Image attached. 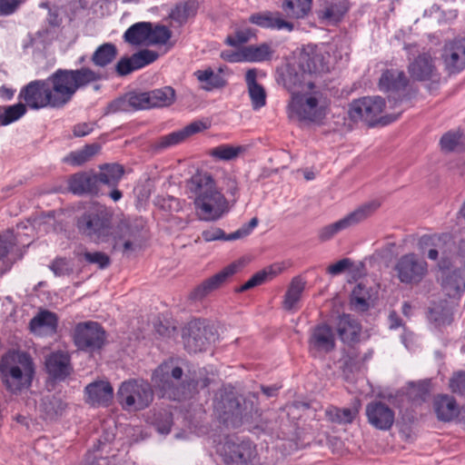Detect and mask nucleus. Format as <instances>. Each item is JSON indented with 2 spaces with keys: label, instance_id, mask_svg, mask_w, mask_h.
<instances>
[{
  "label": "nucleus",
  "instance_id": "obj_1",
  "mask_svg": "<svg viewBox=\"0 0 465 465\" xmlns=\"http://www.w3.org/2000/svg\"><path fill=\"white\" fill-rule=\"evenodd\" d=\"M113 213L104 205L93 203L78 218L80 233L96 243H111L114 250L124 253L134 251L136 232L128 221L113 225Z\"/></svg>",
  "mask_w": 465,
  "mask_h": 465
},
{
  "label": "nucleus",
  "instance_id": "obj_2",
  "mask_svg": "<svg viewBox=\"0 0 465 465\" xmlns=\"http://www.w3.org/2000/svg\"><path fill=\"white\" fill-rule=\"evenodd\" d=\"M284 86L291 93L287 114L291 120L306 123L322 122L328 112L330 102L304 74L289 72Z\"/></svg>",
  "mask_w": 465,
  "mask_h": 465
},
{
  "label": "nucleus",
  "instance_id": "obj_3",
  "mask_svg": "<svg viewBox=\"0 0 465 465\" xmlns=\"http://www.w3.org/2000/svg\"><path fill=\"white\" fill-rule=\"evenodd\" d=\"M187 185L190 193L194 196L195 213L199 220L217 221L228 211L227 200L209 173H196L191 177Z\"/></svg>",
  "mask_w": 465,
  "mask_h": 465
},
{
  "label": "nucleus",
  "instance_id": "obj_4",
  "mask_svg": "<svg viewBox=\"0 0 465 465\" xmlns=\"http://www.w3.org/2000/svg\"><path fill=\"white\" fill-rule=\"evenodd\" d=\"M35 375V364L28 352L11 350L0 359V380L13 395L28 391Z\"/></svg>",
  "mask_w": 465,
  "mask_h": 465
},
{
  "label": "nucleus",
  "instance_id": "obj_5",
  "mask_svg": "<svg viewBox=\"0 0 465 465\" xmlns=\"http://www.w3.org/2000/svg\"><path fill=\"white\" fill-rule=\"evenodd\" d=\"M384 108L385 101L383 98L379 96L363 97L354 100L350 104L348 114L351 121H364L370 125L377 124L386 125L399 118L401 112L381 115Z\"/></svg>",
  "mask_w": 465,
  "mask_h": 465
},
{
  "label": "nucleus",
  "instance_id": "obj_6",
  "mask_svg": "<svg viewBox=\"0 0 465 465\" xmlns=\"http://www.w3.org/2000/svg\"><path fill=\"white\" fill-rule=\"evenodd\" d=\"M380 207L378 201H371L361 204L354 211L342 218L321 227L317 232V238L321 242L332 240L343 231L356 226L369 218Z\"/></svg>",
  "mask_w": 465,
  "mask_h": 465
},
{
  "label": "nucleus",
  "instance_id": "obj_7",
  "mask_svg": "<svg viewBox=\"0 0 465 465\" xmlns=\"http://www.w3.org/2000/svg\"><path fill=\"white\" fill-rule=\"evenodd\" d=\"M182 376L183 370L171 360L158 366L153 373L152 381L154 387L161 391L162 397L181 401L185 398L184 387L177 388L176 384Z\"/></svg>",
  "mask_w": 465,
  "mask_h": 465
},
{
  "label": "nucleus",
  "instance_id": "obj_8",
  "mask_svg": "<svg viewBox=\"0 0 465 465\" xmlns=\"http://www.w3.org/2000/svg\"><path fill=\"white\" fill-rule=\"evenodd\" d=\"M117 397L124 409L138 411L152 402L153 394L147 381L129 380L121 384Z\"/></svg>",
  "mask_w": 465,
  "mask_h": 465
},
{
  "label": "nucleus",
  "instance_id": "obj_9",
  "mask_svg": "<svg viewBox=\"0 0 465 465\" xmlns=\"http://www.w3.org/2000/svg\"><path fill=\"white\" fill-rule=\"evenodd\" d=\"M395 277L402 284L418 285L428 275V262L414 252L401 255L393 266Z\"/></svg>",
  "mask_w": 465,
  "mask_h": 465
},
{
  "label": "nucleus",
  "instance_id": "obj_10",
  "mask_svg": "<svg viewBox=\"0 0 465 465\" xmlns=\"http://www.w3.org/2000/svg\"><path fill=\"white\" fill-rule=\"evenodd\" d=\"M19 98L31 109L38 110L45 107L57 108L53 102L51 88L46 80H35L23 87Z\"/></svg>",
  "mask_w": 465,
  "mask_h": 465
},
{
  "label": "nucleus",
  "instance_id": "obj_11",
  "mask_svg": "<svg viewBox=\"0 0 465 465\" xmlns=\"http://www.w3.org/2000/svg\"><path fill=\"white\" fill-rule=\"evenodd\" d=\"M221 454L228 465H259L256 448L248 440H227L222 447Z\"/></svg>",
  "mask_w": 465,
  "mask_h": 465
},
{
  "label": "nucleus",
  "instance_id": "obj_12",
  "mask_svg": "<svg viewBox=\"0 0 465 465\" xmlns=\"http://www.w3.org/2000/svg\"><path fill=\"white\" fill-rule=\"evenodd\" d=\"M46 81L51 88L53 102L57 108L65 105L77 91L70 70L59 69Z\"/></svg>",
  "mask_w": 465,
  "mask_h": 465
},
{
  "label": "nucleus",
  "instance_id": "obj_13",
  "mask_svg": "<svg viewBox=\"0 0 465 465\" xmlns=\"http://www.w3.org/2000/svg\"><path fill=\"white\" fill-rule=\"evenodd\" d=\"M330 54L323 45H305L299 57V65L303 73L321 74L329 70Z\"/></svg>",
  "mask_w": 465,
  "mask_h": 465
},
{
  "label": "nucleus",
  "instance_id": "obj_14",
  "mask_svg": "<svg viewBox=\"0 0 465 465\" xmlns=\"http://www.w3.org/2000/svg\"><path fill=\"white\" fill-rule=\"evenodd\" d=\"M74 341L79 349L94 351L104 345L105 332L97 322H81L75 326Z\"/></svg>",
  "mask_w": 465,
  "mask_h": 465
},
{
  "label": "nucleus",
  "instance_id": "obj_15",
  "mask_svg": "<svg viewBox=\"0 0 465 465\" xmlns=\"http://www.w3.org/2000/svg\"><path fill=\"white\" fill-rule=\"evenodd\" d=\"M185 349L190 352H198L206 349L214 341V334L204 322L196 320L190 322L183 331Z\"/></svg>",
  "mask_w": 465,
  "mask_h": 465
},
{
  "label": "nucleus",
  "instance_id": "obj_16",
  "mask_svg": "<svg viewBox=\"0 0 465 465\" xmlns=\"http://www.w3.org/2000/svg\"><path fill=\"white\" fill-rule=\"evenodd\" d=\"M445 70L458 74L465 69V38H455L445 42L440 54Z\"/></svg>",
  "mask_w": 465,
  "mask_h": 465
},
{
  "label": "nucleus",
  "instance_id": "obj_17",
  "mask_svg": "<svg viewBox=\"0 0 465 465\" xmlns=\"http://www.w3.org/2000/svg\"><path fill=\"white\" fill-rule=\"evenodd\" d=\"M239 267L240 264L236 262L224 267L219 272L197 285L191 292V298L193 300L200 301L210 295L212 292L219 290L233 274L237 272Z\"/></svg>",
  "mask_w": 465,
  "mask_h": 465
},
{
  "label": "nucleus",
  "instance_id": "obj_18",
  "mask_svg": "<svg viewBox=\"0 0 465 465\" xmlns=\"http://www.w3.org/2000/svg\"><path fill=\"white\" fill-rule=\"evenodd\" d=\"M308 348L310 353L315 358L323 357L332 351L335 348V335L332 329L326 324L314 327L309 337Z\"/></svg>",
  "mask_w": 465,
  "mask_h": 465
},
{
  "label": "nucleus",
  "instance_id": "obj_19",
  "mask_svg": "<svg viewBox=\"0 0 465 465\" xmlns=\"http://www.w3.org/2000/svg\"><path fill=\"white\" fill-rule=\"evenodd\" d=\"M210 124L205 121H194L184 126L183 129L174 131L171 134L159 137L155 143L154 147L156 149H166L174 145H177L184 142L190 136L201 133L208 129Z\"/></svg>",
  "mask_w": 465,
  "mask_h": 465
},
{
  "label": "nucleus",
  "instance_id": "obj_20",
  "mask_svg": "<svg viewBox=\"0 0 465 465\" xmlns=\"http://www.w3.org/2000/svg\"><path fill=\"white\" fill-rule=\"evenodd\" d=\"M369 423L381 430H390L395 420L394 411L382 401H372L366 406Z\"/></svg>",
  "mask_w": 465,
  "mask_h": 465
},
{
  "label": "nucleus",
  "instance_id": "obj_21",
  "mask_svg": "<svg viewBox=\"0 0 465 465\" xmlns=\"http://www.w3.org/2000/svg\"><path fill=\"white\" fill-rule=\"evenodd\" d=\"M158 58L155 51L144 49L134 54L131 57H123L115 64V72L119 76H125L141 69Z\"/></svg>",
  "mask_w": 465,
  "mask_h": 465
},
{
  "label": "nucleus",
  "instance_id": "obj_22",
  "mask_svg": "<svg viewBox=\"0 0 465 465\" xmlns=\"http://www.w3.org/2000/svg\"><path fill=\"white\" fill-rule=\"evenodd\" d=\"M421 241L431 247L427 252V257L431 261L440 258V264L445 265V261L454 249V242L450 234L422 237Z\"/></svg>",
  "mask_w": 465,
  "mask_h": 465
},
{
  "label": "nucleus",
  "instance_id": "obj_23",
  "mask_svg": "<svg viewBox=\"0 0 465 465\" xmlns=\"http://www.w3.org/2000/svg\"><path fill=\"white\" fill-rule=\"evenodd\" d=\"M411 77L417 81L432 80L438 76L435 59L430 54H420L408 67Z\"/></svg>",
  "mask_w": 465,
  "mask_h": 465
},
{
  "label": "nucleus",
  "instance_id": "obj_24",
  "mask_svg": "<svg viewBox=\"0 0 465 465\" xmlns=\"http://www.w3.org/2000/svg\"><path fill=\"white\" fill-rule=\"evenodd\" d=\"M86 402L93 406L108 405L114 397V389L107 381H95L85 389Z\"/></svg>",
  "mask_w": 465,
  "mask_h": 465
},
{
  "label": "nucleus",
  "instance_id": "obj_25",
  "mask_svg": "<svg viewBox=\"0 0 465 465\" xmlns=\"http://www.w3.org/2000/svg\"><path fill=\"white\" fill-rule=\"evenodd\" d=\"M258 219L253 217L248 223L243 224L235 232L226 234L222 229L213 227L202 232V236L205 242H213L217 240L234 241L248 236L252 230L258 225Z\"/></svg>",
  "mask_w": 465,
  "mask_h": 465
},
{
  "label": "nucleus",
  "instance_id": "obj_26",
  "mask_svg": "<svg viewBox=\"0 0 465 465\" xmlns=\"http://www.w3.org/2000/svg\"><path fill=\"white\" fill-rule=\"evenodd\" d=\"M433 409L438 420L444 422H450L460 415V407L455 399L446 394L434 398Z\"/></svg>",
  "mask_w": 465,
  "mask_h": 465
},
{
  "label": "nucleus",
  "instance_id": "obj_27",
  "mask_svg": "<svg viewBox=\"0 0 465 465\" xmlns=\"http://www.w3.org/2000/svg\"><path fill=\"white\" fill-rule=\"evenodd\" d=\"M47 372L54 379H64L71 371L70 359L67 352L57 351L45 359Z\"/></svg>",
  "mask_w": 465,
  "mask_h": 465
},
{
  "label": "nucleus",
  "instance_id": "obj_28",
  "mask_svg": "<svg viewBox=\"0 0 465 465\" xmlns=\"http://www.w3.org/2000/svg\"><path fill=\"white\" fill-rule=\"evenodd\" d=\"M111 107L113 111L130 112L150 109L147 92L129 93L124 97L115 100Z\"/></svg>",
  "mask_w": 465,
  "mask_h": 465
},
{
  "label": "nucleus",
  "instance_id": "obj_29",
  "mask_svg": "<svg viewBox=\"0 0 465 465\" xmlns=\"http://www.w3.org/2000/svg\"><path fill=\"white\" fill-rule=\"evenodd\" d=\"M249 21L252 24L263 28L277 30L286 29L290 32L293 29V25L283 20L280 13H272L269 11L255 13L249 17Z\"/></svg>",
  "mask_w": 465,
  "mask_h": 465
},
{
  "label": "nucleus",
  "instance_id": "obj_30",
  "mask_svg": "<svg viewBox=\"0 0 465 465\" xmlns=\"http://www.w3.org/2000/svg\"><path fill=\"white\" fill-rule=\"evenodd\" d=\"M98 178L96 174L78 173L69 180V189L74 194L96 193Z\"/></svg>",
  "mask_w": 465,
  "mask_h": 465
},
{
  "label": "nucleus",
  "instance_id": "obj_31",
  "mask_svg": "<svg viewBox=\"0 0 465 465\" xmlns=\"http://www.w3.org/2000/svg\"><path fill=\"white\" fill-rule=\"evenodd\" d=\"M257 70L249 69L245 74V81L248 87V94L251 98L252 106L258 110L266 104L265 89L257 83Z\"/></svg>",
  "mask_w": 465,
  "mask_h": 465
},
{
  "label": "nucleus",
  "instance_id": "obj_32",
  "mask_svg": "<svg viewBox=\"0 0 465 465\" xmlns=\"http://www.w3.org/2000/svg\"><path fill=\"white\" fill-rule=\"evenodd\" d=\"M285 269L283 263H274L253 274L244 284L239 287L236 292H242L256 286H259L275 276L282 273Z\"/></svg>",
  "mask_w": 465,
  "mask_h": 465
},
{
  "label": "nucleus",
  "instance_id": "obj_33",
  "mask_svg": "<svg viewBox=\"0 0 465 465\" xmlns=\"http://www.w3.org/2000/svg\"><path fill=\"white\" fill-rule=\"evenodd\" d=\"M31 331L38 335L54 333L57 328V317L54 313L43 311L30 322Z\"/></svg>",
  "mask_w": 465,
  "mask_h": 465
},
{
  "label": "nucleus",
  "instance_id": "obj_34",
  "mask_svg": "<svg viewBox=\"0 0 465 465\" xmlns=\"http://www.w3.org/2000/svg\"><path fill=\"white\" fill-rule=\"evenodd\" d=\"M65 407V403L60 398L46 395L41 399L38 411L45 420H54L63 415Z\"/></svg>",
  "mask_w": 465,
  "mask_h": 465
},
{
  "label": "nucleus",
  "instance_id": "obj_35",
  "mask_svg": "<svg viewBox=\"0 0 465 465\" xmlns=\"http://www.w3.org/2000/svg\"><path fill=\"white\" fill-rule=\"evenodd\" d=\"M304 288L305 282L302 279L294 277L292 280L282 302V307L284 310L288 312H294L298 310V304L301 301Z\"/></svg>",
  "mask_w": 465,
  "mask_h": 465
},
{
  "label": "nucleus",
  "instance_id": "obj_36",
  "mask_svg": "<svg viewBox=\"0 0 465 465\" xmlns=\"http://www.w3.org/2000/svg\"><path fill=\"white\" fill-rule=\"evenodd\" d=\"M442 272L441 281L444 288L460 292L465 290V271L462 269L450 270L445 265L440 264Z\"/></svg>",
  "mask_w": 465,
  "mask_h": 465
},
{
  "label": "nucleus",
  "instance_id": "obj_37",
  "mask_svg": "<svg viewBox=\"0 0 465 465\" xmlns=\"http://www.w3.org/2000/svg\"><path fill=\"white\" fill-rule=\"evenodd\" d=\"M337 332L343 342H352L358 340L361 326L350 315H342L337 323Z\"/></svg>",
  "mask_w": 465,
  "mask_h": 465
},
{
  "label": "nucleus",
  "instance_id": "obj_38",
  "mask_svg": "<svg viewBox=\"0 0 465 465\" xmlns=\"http://www.w3.org/2000/svg\"><path fill=\"white\" fill-rule=\"evenodd\" d=\"M194 75L196 79L201 83L202 89L208 92L214 89L223 88L227 84L221 72L215 73L212 68L197 70L194 72Z\"/></svg>",
  "mask_w": 465,
  "mask_h": 465
},
{
  "label": "nucleus",
  "instance_id": "obj_39",
  "mask_svg": "<svg viewBox=\"0 0 465 465\" xmlns=\"http://www.w3.org/2000/svg\"><path fill=\"white\" fill-rule=\"evenodd\" d=\"M408 79L403 71L391 69L386 70L381 76L379 86L383 91H394L404 88Z\"/></svg>",
  "mask_w": 465,
  "mask_h": 465
},
{
  "label": "nucleus",
  "instance_id": "obj_40",
  "mask_svg": "<svg viewBox=\"0 0 465 465\" xmlns=\"http://www.w3.org/2000/svg\"><path fill=\"white\" fill-rule=\"evenodd\" d=\"M118 51L115 45L104 43L99 45L91 56L92 63L98 68H105L117 57Z\"/></svg>",
  "mask_w": 465,
  "mask_h": 465
},
{
  "label": "nucleus",
  "instance_id": "obj_41",
  "mask_svg": "<svg viewBox=\"0 0 465 465\" xmlns=\"http://www.w3.org/2000/svg\"><path fill=\"white\" fill-rule=\"evenodd\" d=\"M431 391V385L430 380H423L420 381H411L405 387V394L408 399L413 403H420L425 401Z\"/></svg>",
  "mask_w": 465,
  "mask_h": 465
},
{
  "label": "nucleus",
  "instance_id": "obj_42",
  "mask_svg": "<svg viewBox=\"0 0 465 465\" xmlns=\"http://www.w3.org/2000/svg\"><path fill=\"white\" fill-rule=\"evenodd\" d=\"M348 0H334L320 12V18L334 24L341 20L349 10Z\"/></svg>",
  "mask_w": 465,
  "mask_h": 465
},
{
  "label": "nucleus",
  "instance_id": "obj_43",
  "mask_svg": "<svg viewBox=\"0 0 465 465\" xmlns=\"http://www.w3.org/2000/svg\"><path fill=\"white\" fill-rule=\"evenodd\" d=\"M274 50L267 43L261 45H252L243 47V57L246 62L260 63L268 61L272 58Z\"/></svg>",
  "mask_w": 465,
  "mask_h": 465
},
{
  "label": "nucleus",
  "instance_id": "obj_44",
  "mask_svg": "<svg viewBox=\"0 0 465 465\" xmlns=\"http://www.w3.org/2000/svg\"><path fill=\"white\" fill-rule=\"evenodd\" d=\"M150 108L166 107L175 101V91L170 86L147 92Z\"/></svg>",
  "mask_w": 465,
  "mask_h": 465
},
{
  "label": "nucleus",
  "instance_id": "obj_45",
  "mask_svg": "<svg viewBox=\"0 0 465 465\" xmlns=\"http://www.w3.org/2000/svg\"><path fill=\"white\" fill-rule=\"evenodd\" d=\"M150 23L140 22L130 26L124 35L125 42L134 45H147Z\"/></svg>",
  "mask_w": 465,
  "mask_h": 465
},
{
  "label": "nucleus",
  "instance_id": "obj_46",
  "mask_svg": "<svg viewBox=\"0 0 465 465\" xmlns=\"http://www.w3.org/2000/svg\"><path fill=\"white\" fill-rule=\"evenodd\" d=\"M101 150L98 143L86 144L82 149L71 152L64 161L72 165L79 166L90 161Z\"/></svg>",
  "mask_w": 465,
  "mask_h": 465
},
{
  "label": "nucleus",
  "instance_id": "obj_47",
  "mask_svg": "<svg viewBox=\"0 0 465 465\" xmlns=\"http://www.w3.org/2000/svg\"><path fill=\"white\" fill-rule=\"evenodd\" d=\"M124 173V169L117 163L104 164L100 167L96 174L98 182L111 187H115Z\"/></svg>",
  "mask_w": 465,
  "mask_h": 465
},
{
  "label": "nucleus",
  "instance_id": "obj_48",
  "mask_svg": "<svg viewBox=\"0 0 465 465\" xmlns=\"http://www.w3.org/2000/svg\"><path fill=\"white\" fill-rule=\"evenodd\" d=\"M247 145L221 144L213 148L209 154L220 161H232L244 154Z\"/></svg>",
  "mask_w": 465,
  "mask_h": 465
},
{
  "label": "nucleus",
  "instance_id": "obj_49",
  "mask_svg": "<svg viewBox=\"0 0 465 465\" xmlns=\"http://www.w3.org/2000/svg\"><path fill=\"white\" fill-rule=\"evenodd\" d=\"M70 71L77 90L90 84L98 82L104 77L100 71L94 70L89 67H82L80 69Z\"/></svg>",
  "mask_w": 465,
  "mask_h": 465
},
{
  "label": "nucleus",
  "instance_id": "obj_50",
  "mask_svg": "<svg viewBox=\"0 0 465 465\" xmlns=\"http://www.w3.org/2000/svg\"><path fill=\"white\" fill-rule=\"evenodd\" d=\"M327 419L337 424H349L353 421L358 414L357 409H339L337 407H330L325 411Z\"/></svg>",
  "mask_w": 465,
  "mask_h": 465
},
{
  "label": "nucleus",
  "instance_id": "obj_51",
  "mask_svg": "<svg viewBox=\"0 0 465 465\" xmlns=\"http://www.w3.org/2000/svg\"><path fill=\"white\" fill-rule=\"evenodd\" d=\"M440 146L443 151H461L465 148V135L460 132H449L440 139Z\"/></svg>",
  "mask_w": 465,
  "mask_h": 465
},
{
  "label": "nucleus",
  "instance_id": "obj_52",
  "mask_svg": "<svg viewBox=\"0 0 465 465\" xmlns=\"http://www.w3.org/2000/svg\"><path fill=\"white\" fill-rule=\"evenodd\" d=\"M283 8L288 15L302 18L311 11L312 0H286Z\"/></svg>",
  "mask_w": 465,
  "mask_h": 465
},
{
  "label": "nucleus",
  "instance_id": "obj_53",
  "mask_svg": "<svg viewBox=\"0 0 465 465\" xmlns=\"http://www.w3.org/2000/svg\"><path fill=\"white\" fill-rule=\"evenodd\" d=\"M25 113V104L22 103L4 107L3 113L0 112V125H8L20 119Z\"/></svg>",
  "mask_w": 465,
  "mask_h": 465
},
{
  "label": "nucleus",
  "instance_id": "obj_54",
  "mask_svg": "<svg viewBox=\"0 0 465 465\" xmlns=\"http://www.w3.org/2000/svg\"><path fill=\"white\" fill-rule=\"evenodd\" d=\"M253 37H255V33L252 28H238L235 30L233 35H228L226 37L225 43L228 45L237 47L247 43Z\"/></svg>",
  "mask_w": 465,
  "mask_h": 465
},
{
  "label": "nucleus",
  "instance_id": "obj_55",
  "mask_svg": "<svg viewBox=\"0 0 465 465\" xmlns=\"http://www.w3.org/2000/svg\"><path fill=\"white\" fill-rule=\"evenodd\" d=\"M171 37V32L163 25H158L153 28L150 23V33L148 35L147 45H163Z\"/></svg>",
  "mask_w": 465,
  "mask_h": 465
},
{
  "label": "nucleus",
  "instance_id": "obj_56",
  "mask_svg": "<svg viewBox=\"0 0 465 465\" xmlns=\"http://www.w3.org/2000/svg\"><path fill=\"white\" fill-rule=\"evenodd\" d=\"M49 268L56 276H64L71 273L73 271L72 263L65 258H56L50 264Z\"/></svg>",
  "mask_w": 465,
  "mask_h": 465
},
{
  "label": "nucleus",
  "instance_id": "obj_57",
  "mask_svg": "<svg viewBox=\"0 0 465 465\" xmlns=\"http://www.w3.org/2000/svg\"><path fill=\"white\" fill-rule=\"evenodd\" d=\"M84 260L89 263L97 264L100 269H104L110 264V258L102 252H84Z\"/></svg>",
  "mask_w": 465,
  "mask_h": 465
},
{
  "label": "nucleus",
  "instance_id": "obj_58",
  "mask_svg": "<svg viewBox=\"0 0 465 465\" xmlns=\"http://www.w3.org/2000/svg\"><path fill=\"white\" fill-rule=\"evenodd\" d=\"M450 389L453 393L465 395V372L459 371L450 378Z\"/></svg>",
  "mask_w": 465,
  "mask_h": 465
},
{
  "label": "nucleus",
  "instance_id": "obj_59",
  "mask_svg": "<svg viewBox=\"0 0 465 465\" xmlns=\"http://www.w3.org/2000/svg\"><path fill=\"white\" fill-rule=\"evenodd\" d=\"M15 244V240L12 232L0 235V260L6 256Z\"/></svg>",
  "mask_w": 465,
  "mask_h": 465
},
{
  "label": "nucleus",
  "instance_id": "obj_60",
  "mask_svg": "<svg viewBox=\"0 0 465 465\" xmlns=\"http://www.w3.org/2000/svg\"><path fill=\"white\" fill-rule=\"evenodd\" d=\"M352 265V262L349 258H343L327 268V272L332 276L342 273L345 270Z\"/></svg>",
  "mask_w": 465,
  "mask_h": 465
},
{
  "label": "nucleus",
  "instance_id": "obj_61",
  "mask_svg": "<svg viewBox=\"0 0 465 465\" xmlns=\"http://www.w3.org/2000/svg\"><path fill=\"white\" fill-rule=\"evenodd\" d=\"M21 2L22 0H0V15H9L13 14Z\"/></svg>",
  "mask_w": 465,
  "mask_h": 465
},
{
  "label": "nucleus",
  "instance_id": "obj_62",
  "mask_svg": "<svg viewBox=\"0 0 465 465\" xmlns=\"http://www.w3.org/2000/svg\"><path fill=\"white\" fill-rule=\"evenodd\" d=\"M172 425V415L169 412H164L163 420L155 422V428L161 434H167L170 432Z\"/></svg>",
  "mask_w": 465,
  "mask_h": 465
},
{
  "label": "nucleus",
  "instance_id": "obj_63",
  "mask_svg": "<svg viewBox=\"0 0 465 465\" xmlns=\"http://www.w3.org/2000/svg\"><path fill=\"white\" fill-rule=\"evenodd\" d=\"M94 130V124L80 123L74 126L73 133L76 137H83L91 134Z\"/></svg>",
  "mask_w": 465,
  "mask_h": 465
},
{
  "label": "nucleus",
  "instance_id": "obj_64",
  "mask_svg": "<svg viewBox=\"0 0 465 465\" xmlns=\"http://www.w3.org/2000/svg\"><path fill=\"white\" fill-rule=\"evenodd\" d=\"M222 57L230 63L246 62L243 57V47L236 52H223Z\"/></svg>",
  "mask_w": 465,
  "mask_h": 465
}]
</instances>
